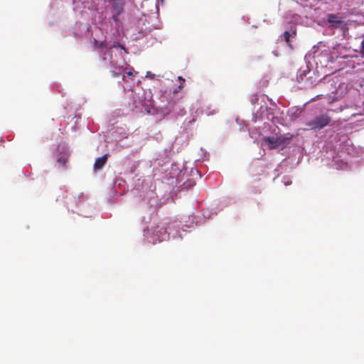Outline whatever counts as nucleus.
Returning <instances> with one entry per match:
<instances>
[{"label": "nucleus", "mask_w": 364, "mask_h": 364, "mask_svg": "<svg viewBox=\"0 0 364 364\" xmlns=\"http://www.w3.org/2000/svg\"><path fill=\"white\" fill-rule=\"evenodd\" d=\"M289 138H286L283 136L277 137L274 136H264L263 141L267 143L269 148L271 149H277L280 146L284 145L288 141Z\"/></svg>", "instance_id": "obj_2"}, {"label": "nucleus", "mask_w": 364, "mask_h": 364, "mask_svg": "<svg viewBox=\"0 0 364 364\" xmlns=\"http://www.w3.org/2000/svg\"><path fill=\"white\" fill-rule=\"evenodd\" d=\"M360 53L361 55L364 57V39L361 42Z\"/></svg>", "instance_id": "obj_11"}, {"label": "nucleus", "mask_w": 364, "mask_h": 364, "mask_svg": "<svg viewBox=\"0 0 364 364\" xmlns=\"http://www.w3.org/2000/svg\"><path fill=\"white\" fill-rule=\"evenodd\" d=\"M178 80L179 81L180 84H179V85L178 86L177 88H175L173 90V93L178 92L184 87L185 79L183 78V77H181V76H178Z\"/></svg>", "instance_id": "obj_9"}, {"label": "nucleus", "mask_w": 364, "mask_h": 364, "mask_svg": "<svg viewBox=\"0 0 364 364\" xmlns=\"http://www.w3.org/2000/svg\"><path fill=\"white\" fill-rule=\"evenodd\" d=\"M108 154H105L101 157L97 158L94 164V170L97 171L101 169L107 163Z\"/></svg>", "instance_id": "obj_7"}, {"label": "nucleus", "mask_w": 364, "mask_h": 364, "mask_svg": "<svg viewBox=\"0 0 364 364\" xmlns=\"http://www.w3.org/2000/svg\"><path fill=\"white\" fill-rule=\"evenodd\" d=\"M112 3V19L114 21L118 20V16L122 14L124 9V3L122 0H111Z\"/></svg>", "instance_id": "obj_3"}, {"label": "nucleus", "mask_w": 364, "mask_h": 364, "mask_svg": "<svg viewBox=\"0 0 364 364\" xmlns=\"http://www.w3.org/2000/svg\"><path fill=\"white\" fill-rule=\"evenodd\" d=\"M95 46L97 48H103L105 46V43L95 39Z\"/></svg>", "instance_id": "obj_10"}, {"label": "nucleus", "mask_w": 364, "mask_h": 364, "mask_svg": "<svg viewBox=\"0 0 364 364\" xmlns=\"http://www.w3.org/2000/svg\"><path fill=\"white\" fill-rule=\"evenodd\" d=\"M331 121V118L327 114H321L316 117L314 119L309 121L306 125L309 129L312 130H321L327 125Z\"/></svg>", "instance_id": "obj_1"}, {"label": "nucleus", "mask_w": 364, "mask_h": 364, "mask_svg": "<svg viewBox=\"0 0 364 364\" xmlns=\"http://www.w3.org/2000/svg\"><path fill=\"white\" fill-rule=\"evenodd\" d=\"M328 22L333 27L339 28L343 26V21L340 19L336 15L330 14L328 16Z\"/></svg>", "instance_id": "obj_5"}, {"label": "nucleus", "mask_w": 364, "mask_h": 364, "mask_svg": "<svg viewBox=\"0 0 364 364\" xmlns=\"http://www.w3.org/2000/svg\"><path fill=\"white\" fill-rule=\"evenodd\" d=\"M111 63V70L110 73H112V76L113 77H118L122 75V80H126V75H124L125 69L123 66H115L114 65V63L112 61L110 62Z\"/></svg>", "instance_id": "obj_4"}, {"label": "nucleus", "mask_w": 364, "mask_h": 364, "mask_svg": "<svg viewBox=\"0 0 364 364\" xmlns=\"http://www.w3.org/2000/svg\"><path fill=\"white\" fill-rule=\"evenodd\" d=\"M104 55L105 56L102 58V60H105L107 59V55H111V51L110 50L105 51V53H104Z\"/></svg>", "instance_id": "obj_12"}, {"label": "nucleus", "mask_w": 364, "mask_h": 364, "mask_svg": "<svg viewBox=\"0 0 364 364\" xmlns=\"http://www.w3.org/2000/svg\"><path fill=\"white\" fill-rule=\"evenodd\" d=\"M283 37H284V39L285 41V42L287 43V45L292 48H293V46L290 41V38H295L296 36V29H291V31H286L284 33H283Z\"/></svg>", "instance_id": "obj_6"}, {"label": "nucleus", "mask_w": 364, "mask_h": 364, "mask_svg": "<svg viewBox=\"0 0 364 364\" xmlns=\"http://www.w3.org/2000/svg\"><path fill=\"white\" fill-rule=\"evenodd\" d=\"M124 75H126V77H132L134 75V73L132 70H129L126 73L124 72Z\"/></svg>", "instance_id": "obj_13"}, {"label": "nucleus", "mask_w": 364, "mask_h": 364, "mask_svg": "<svg viewBox=\"0 0 364 364\" xmlns=\"http://www.w3.org/2000/svg\"><path fill=\"white\" fill-rule=\"evenodd\" d=\"M57 162L59 166L65 168L68 162V157L65 155H62L58 158Z\"/></svg>", "instance_id": "obj_8"}]
</instances>
